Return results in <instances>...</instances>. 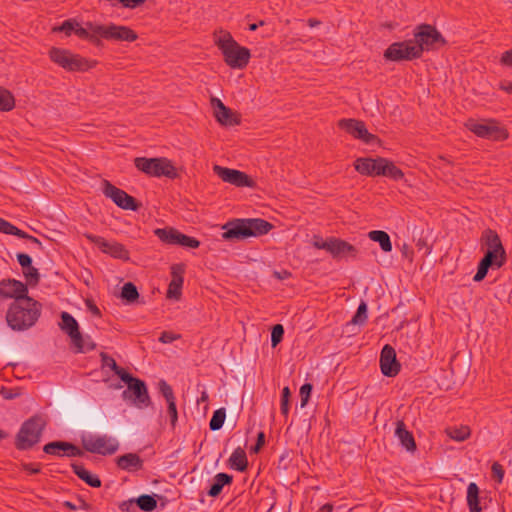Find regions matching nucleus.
Listing matches in <instances>:
<instances>
[{"instance_id": "obj_1", "label": "nucleus", "mask_w": 512, "mask_h": 512, "mask_svg": "<svg viewBox=\"0 0 512 512\" xmlns=\"http://www.w3.org/2000/svg\"><path fill=\"white\" fill-rule=\"evenodd\" d=\"M271 227V224L258 218L234 219L222 225V229L225 230L222 237L226 240L258 237L266 234Z\"/></svg>"}, {"instance_id": "obj_2", "label": "nucleus", "mask_w": 512, "mask_h": 512, "mask_svg": "<svg viewBox=\"0 0 512 512\" xmlns=\"http://www.w3.org/2000/svg\"><path fill=\"white\" fill-rule=\"evenodd\" d=\"M39 309L31 298L15 302L7 314V322L13 330H24L31 327L37 320Z\"/></svg>"}, {"instance_id": "obj_3", "label": "nucleus", "mask_w": 512, "mask_h": 512, "mask_svg": "<svg viewBox=\"0 0 512 512\" xmlns=\"http://www.w3.org/2000/svg\"><path fill=\"white\" fill-rule=\"evenodd\" d=\"M354 166L363 175H384L396 180L403 177L402 171L385 158H358Z\"/></svg>"}, {"instance_id": "obj_4", "label": "nucleus", "mask_w": 512, "mask_h": 512, "mask_svg": "<svg viewBox=\"0 0 512 512\" xmlns=\"http://www.w3.org/2000/svg\"><path fill=\"white\" fill-rule=\"evenodd\" d=\"M135 166L140 171L150 176H165L168 178L178 177V168L167 158L139 157L135 159Z\"/></svg>"}, {"instance_id": "obj_5", "label": "nucleus", "mask_w": 512, "mask_h": 512, "mask_svg": "<svg viewBox=\"0 0 512 512\" xmlns=\"http://www.w3.org/2000/svg\"><path fill=\"white\" fill-rule=\"evenodd\" d=\"M217 44L222 50L226 62L234 68H242L249 60L250 53L244 47L239 46L229 34L218 38Z\"/></svg>"}, {"instance_id": "obj_6", "label": "nucleus", "mask_w": 512, "mask_h": 512, "mask_svg": "<svg viewBox=\"0 0 512 512\" xmlns=\"http://www.w3.org/2000/svg\"><path fill=\"white\" fill-rule=\"evenodd\" d=\"M120 379L127 385V389L122 394L124 400L130 401L137 407L148 404L149 397L143 381L132 377L127 372H120Z\"/></svg>"}, {"instance_id": "obj_7", "label": "nucleus", "mask_w": 512, "mask_h": 512, "mask_svg": "<svg viewBox=\"0 0 512 512\" xmlns=\"http://www.w3.org/2000/svg\"><path fill=\"white\" fill-rule=\"evenodd\" d=\"M49 55L52 61L69 71H84L96 63L66 49L52 48Z\"/></svg>"}, {"instance_id": "obj_8", "label": "nucleus", "mask_w": 512, "mask_h": 512, "mask_svg": "<svg viewBox=\"0 0 512 512\" xmlns=\"http://www.w3.org/2000/svg\"><path fill=\"white\" fill-rule=\"evenodd\" d=\"M60 326L69 335L78 352H86L94 348L95 345L90 337L79 332L77 321L69 313L63 312L61 314Z\"/></svg>"}, {"instance_id": "obj_9", "label": "nucleus", "mask_w": 512, "mask_h": 512, "mask_svg": "<svg viewBox=\"0 0 512 512\" xmlns=\"http://www.w3.org/2000/svg\"><path fill=\"white\" fill-rule=\"evenodd\" d=\"M85 450L100 455H111L119 449L117 438L109 435L90 434L82 437Z\"/></svg>"}, {"instance_id": "obj_10", "label": "nucleus", "mask_w": 512, "mask_h": 512, "mask_svg": "<svg viewBox=\"0 0 512 512\" xmlns=\"http://www.w3.org/2000/svg\"><path fill=\"white\" fill-rule=\"evenodd\" d=\"M44 422L39 418L27 420L18 432L16 445L19 449H28L40 440Z\"/></svg>"}, {"instance_id": "obj_11", "label": "nucleus", "mask_w": 512, "mask_h": 512, "mask_svg": "<svg viewBox=\"0 0 512 512\" xmlns=\"http://www.w3.org/2000/svg\"><path fill=\"white\" fill-rule=\"evenodd\" d=\"M467 128L479 137L493 140H501L507 137V133L504 128L493 120H469Z\"/></svg>"}, {"instance_id": "obj_12", "label": "nucleus", "mask_w": 512, "mask_h": 512, "mask_svg": "<svg viewBox=\"0 0 512 512\" xmlns=\"http://www.w3.org/2000/svg\"><path fill=\"white\" fill-rule=\"evenodd\" d=\"M88 27L94 32H99L101 37L108 39L121 41H134L137 39V34L125 26H117L114 24L105 26L89 22Z\"/></svg>"}, {"instance_id": "obj_13", "label": "nucleus", "mask_w": 512, "mask_h": 512, "mask_svg": "<svg viewBox=\"0 0 512 512\" xmlns=\"http://www.w3.org/2000/svg\"><path fill=\"white\" fill-rule=\"evenodd\" d=\"M384 56L392 61L412 60L419 57V48L411 39L396 42L386 50Z\"/></svg>"}, {"instance_id": "obj_14", "label": "nucleus", "mask_w": 512, "mask_h": 512, "mask_svg": "<svg viewBox=\"0 0 512 512\" xmlns=\"http://www.w3.org/2000/svg\"><path fill=\"white\" fill-rule=\"evenodd\" d=\"M415 45L419 48V57L424 50H430L433 48L434 43L443 41L441 34L430 25H420L415 33L414 39Z\"/></svg>"}, {"instance_id": "obj_15", "label": "nucleus", "mask_w": 512, "mask_h": 512, "mask_svg": "<svg viewBox=\"0 0 512 512\" xmlns=\"http://www.w3.org/2000/svg\"><path fill=\"white\" fill-rule=\"evenodd\" d=\"M312 244L316 248L325 249L334 257H344L353 251V247L351 245L336 238L324 240L320 236L316 235L312 239Z\"/></svg>"}, {"instance_id": "obj_16", "label": "nucleus", "mask_w": 512, "mask_h": 512, "mask_svg": "<svg viewBox=\"0 0 512 512\" xmlns=\"http://www.w3.org/2000/svg\"><path fill=\"white\" fill-rule=\"evenodd\" d=\"M213 170L225 182L236 186H253L252 180L241 171L224 168L219 165H214Z\"/></svg>"}, {"instance_id": "obj_17", "label": "nucleus", "mask_w": 512, "mask_h": 512, "mask_svg": "<svg viewBox=\"0 0 512 512\" xmlns=\"http://www.w3.org/2000/svg\"><path fill=\"white\" fill-rule=\"evenodd\" d=\"M157 236L171 244H180L186 247L196 248L199 246V242L196 239L190 238L186 235L181 234L175 229L169 228V229H157L156 230Z\"/></svg>"}, {"instance_id": "obj_18", "label": "nucleus", "mask_w": 512, "mask_h": 512, "mask_svg": "<svg viewBox=\"0 0 512 512\" xmlns=\"http://www.w3.org/2000/svg\"><path fill=\"white\" fill-rule=\"evenodd\" d=\"M104 194L111 198L113 202L123 209L135 210L136 205L134 199L124 191L114 187L108 182H104L103 186Z\"/></svg>"}, {"instance_id": "obj_19", "label": "nucleus", "mask_w": 512, "mask_h": 512, "mask_svg": "<svg viewBox=\"0 0 512 512\" xmlns=\"http://www.w3.org/2000/svg\"><path fill=\"white\" fill-rule=\"evenodd\" d=\"M88 239L93 242L102 252L119 259H127V251L124 247L113 241L95 235H88Z\"/></svg>"}, {"instance_id": "obj_20", "label": "nucleus", "mask_w": 512, "mask_h": 512, "mask_svg": "<svg viewBox=\"0 0 512 512\" xmlns=\"http://www.w3.org/2000/svg\"><path fill=\"white\" fill-rule=\"evenodd\" d=\"M340 126L351 133L356 138H359L367 144L379 143V140L371 133L368 132L362 122L355 120H342Z\"/></svg>"}, {"instance_id": "obj_21", "label": "nucleus", "mask_w": 512, "mask_h": 512, "mask_svg": "<svg viewBox=\"0 0 512 512\" xmlns=\"http://www.w3.org/2000/svg\"><path fill=\"white\" fill-rule=\"evenodd\" d=\"M381 370L386 376H394L399 371V364L396 360V354L389 345L384 346L380 358Z\"/></svg>"}, {"instance_id": "obj_22", "label": "nucleus", "mask_w": 512, "mask_h": 512, "mask_svg": "<svg viewBox=\"0 0 512 512\" xmlns=\"http://www.w3.org/2000/svg\"><path fill=\"white\" fill-rule=\"evenodd\" d=\"M2 286V297L4 298H15L16 302H20L25 298L27 289L25 285L16 280H4L1 281Z\"/></svg>"}, {"instance_id": "obj_23", "label": "nucleus", "mask_w": 512, "mask_h": 512, "mask_svg": "<svg viewBox=\"0 0 512 512\" xmlns=\"http://www.w3.org/2000/svg\"><path fill=\"white\" fill-rule=\"evenodd\" d=\"M214 116L217 121L225 126L235 125L238 123L236 115L217 98L211 99Z\"/></svg>"}, {"instance_id": "obj_24", "label": "nucleus", "mask_w": 512, "mask_h": 512, "mask_svg": "<svg viewBox=\"0 0 512 512\" xmlns=\"http://www.w3.org/2000/svg\"><path fill=\"white\" fill-rule=\"evenodd\" d=\"M117 466L127 472H136L143 466L142 459L135 453H127L116 459Z\"/></svg>"}, {"instance_id": "obj_25", "label": "nucleus", "mask_w": 512, "mask_h": 512, "mask_svg": "<svg viewBox=\"0 0 512 512\" xmlns=\"http://www.w3.org/2000/svg\"><path fill=\"white\" fill-rule=\"evenodd\" d=\"M395 436L400 444L406 448L407 451H413L415 449V441L412 434L406 429L403 422H397L395 429Z\"/></svg>"}, {"instance_id": "obj_26", "label": "nucleus", "mask_w": 512, "mask_h": 512, "mask_svg": "<svg viewBox=\"0 0 512 512\" xmlns=\"http://www.w3.org/2000/svg\"><path fill=\"white\" fill-rule=\"evenodd\" d=\"M60 450L65 452L69 456L82 455V451L80 449L76 448L75 446H73L71 444L64 443V442H52V443L45 445V447H44V451L46 453H50V454H56Z\"/></svg>"}, {"instance_id": "obj_27", "label": "nucleus", "mask_w": 512, "mask_h": 512, "mask_svg": "<svg viewBox=\"0 0 512 512\" xmlns=\"http://www.w3.org/2000/svg\"><path fill=\"white\" fill-rule=\"evenodd\" d=\"M231 481V476L225 473H219L214 477L213 483L208 491V494L212 497L218 496L225 484Z\"/></svg>"}, {"instance_id": "obj_28", "label": "nucleus", "mask_w": 512, "mask_h": 512, "mask_svg": "<svg viewBox=\"0 0 512 512\" xmlns=\"http://www.w3.org/2000/svg\"><path fill=\"white\" fill-rule=\"evenodd\" d=\"M369 238L372 241L378 242L381 249L385 252L392 250V244L389 235L384 231H371L369 232Z\"/></svg>"}, {"instance_id": "obj_29", "label": "nucleus", "mask_w": 512, "mask_h": 512, "mask_svg": "<svg viewBox=\"0 0 512 512\" xmlns=\"http://www.w3.org/2000/svg\"><path fill=\"white\" fill-rule=\"evenodd\" d=\"M88 23H86V27L82 26L80 24L79 21L76 22V26H75V34H77L78 36L82 37V38H85V39H89L91 40L92 42L96 43V44H99L100 43V37L101 35L99 34V32H94L92 31L89 27H88Z\"/></svg>"}, {"instance_id": "obj_30", "label": "nucleus", "mask_w": 512, "mask_h": 512, "mask_svg": "<svg viewBox=\"0 0 512 512\" xmlns=\"http://www.w3.org/2000/svg\"><path fill=\"white\" fill-rule=\"evenodd\" d=\"M229 462L233 468L239 471L245 470L247 466V459L244 450L237 448L230 456Z\"/></svg>"}, {"instance_id": "obj_31", "label": "nucleus", "mask_w": 512, "mask_h": 512, "mask_svg": "<svg viewBox=\"0 0 512 512\" xmlns=\"http://www.w3.org/2000/svg\"><path fill=\"white\" fill-rule=\"evenodd\" d=\"M367 317V304L365 302H361L351 322L347 324V329H353L355 326L363 325L366 322Z\"/></svg>"}, {"instance_id": "obj_32", "label": "nucleus", "mask_w": 512, "mask_h": 512, "mask_svg": "<svg viewBox=\"0 0 512 512\" xmlns=\"http://www.w3.org/2000/svg\"><path fill=\"white\" fill-rule=\"evenodd\" d=\"M408 231L410 232L413 241L416 242L420 249L426 248L427 251H429L428 240L424 230L419 229L416 226H408Z\"/></svg>"}, {"instance_id": "obj_33", "label": "nucleus", "mask_w": 512, "mask_h": 512, "mask_svg": "<svg viewBox=\"0 0 512 512\" xmlns=\"http://www.w3.org/2000/svg\"><path fill=\"white\" fill-rule=\"evenodd\" d=\"M446 433L451 439L461 442L470 436V429L467 426L449 427L446 429Z\"/></svg>"}, {"instance_id": "obj_34", "label": "nucleus", "mask_w": 512, "mask_h": 512, "mask_svg": "<svg viewBox=\"0 0 512 512\" xmlns=\"http://www.w3.org/2000/svg\"><path fill=\"white\" fill-rule=\"evenodd\" d=\"M183 285V277H173L167 291L169 299L178 300L181 295V288Z\"/></svg>"}, {"instance_id": "obj_35", "label": "nucleus", "mask_w": 512, "mask_h": 512, "mask_svg": "<svg viewBox=\"0 0 512 512\" xmlns=\"http://www.w3.org/2000/svg\"><path fill=\"white\" fill-rule=\"evenodd\" d=\"M504 259V250H487L485 257L482 260H487L493 267H500Z\"/></svg>"}, {"instance_id": "obj_36", "label": "nucleus", "mask_w": 512, "mask_h": 512, "mask_svg": "<svg viewBox=\"0 0 512 512\" xmlns=\"http://www.w3.org/2000/svg\"><path fill=\"white\" fill-rule=\"evenodd\" d=\"M75 469V473L82 479L84 480L86 483H88L89 485L93 486V487H98L100 486V480L92 475L89 471H87L85 468L83 467H80V466H75L74 467Z\"/></svg>"}, {"instance_id": "obj_37", "label": "nucleus", "mask_w": 512, "mask_h": 512, "mask_svg": "<svg viewBox=\"0 0 512 512\" xmlns=\"http://www.w3.org/2000/svg\"><path fill=\"white\" fill-rule=\"evenodd\" d=\"M14 106V98L12 96V94L0 87V110L1 111H9L13 108Z\"/></svg>"}, {"instance_id": "obj_38", "label": "nucleus", "mask_w": 512, "mask_h": 512, "mask_svg": "<svg viewBox=\"0 0 512 512\" xmlns=\"http://www.w3.org/2000/svg\"><path fill=\"white\" fill-rule=\"evenodd\" d=\"M484 243L487 250H503L502 244L498 236L492 231H487L484 235Z\"/></svg>"}, {"instance_id": "obj_39", "label": "nucleus", "mask_w": 512, "mask_h": 512, "mask_svg": "<svg viewBox=\"0 0 512 512\" xmlns=\"http://www.w3.org/2000/svg\"><path fill=\"white\" fill-rule=\"evenodd\" d=\"M225 418L226 411L224 408L216 410L209 423L210 429L213 431L219 430L223 426Z\"/></svg>"}, {"instance_id": "obj_40", "label": "nucleus", "mask_w": 512, "mask_h": 512, "mask_svg": "<svg viewBox=\"0 0 512 512\" xmlns=\"http://www.w3.org/2000/svg\"><path fill=\"white\" fill-rule=\"evenodd\" d=\"M0 232L10 235H16L20 238H28L27 234L13 226L11 223L0 218Z\"/></svg>"}, {"instance_id": "obj_41", "label": "nucleus", "mask_w": 512, "mask_h": 512, "mask_svg": "<svg viewBox=\"0 0 512 512\" xmlns=\"http://www.w3.org/2000/svg\"><path fill=\"white\" fill-rule=\"evenodd\" d=\"M137 505L144 511H151L156 507V500L150 495H142L136 500Z\"/></svg>"}, {"instance_id": "obj_42", "label": "nucleus", "mask_w": 512, "mask_h": 512, "mask_svg": "<svg viewBox=\"0 0 512 512\" xmlns=\"http://www.w3.org/2000/svg\"><path fill=\"white\" fill-rule=\"evenodd\" d=\"M479 489L477 485L471 482L467 488V504L468 506L479 505L478 498Z\"/></svg>"}, {"instance_id": "obj_43", "label": "nucleus", "mask_w": 512, "mask_h": 512, "mask_svg": "<svg viewBox=\"0 0 512 512\" xmlns=\"http://www.w3.org/2000/svg\"><path fill=\"white\" fill-rule=\"evenodd\" d=\"M121 297L129 302L134 301L138 297L136 287L132 283H126L122 287Z\"/></svg>"}, {"instance_id": "obj_44", "label": "nucleus", "mask_w": 512, "mask_h": 512, "mask_svg": "<svg viewBox=\"0 0 512 512\" xmlns=\"http://www.w3.org/2000/svg\"><path fill=\"white\" fill-rule=\"evenodd\" d=\"M76 19H69L62 23V25L58 27H54L53 31H63L67 35L71 34L72 32H75V26H76Z\"/></svg>"}, {"instance_id": "obj_45", "label": "nucleus", "mask_w": 512, "mask_h": 512, "mask_svg": "<svg viewBox=\"0 0 512 512\" xmlns=\"http://www.w3.org/2000/svg\"><path fill=\"white\" fill-rule=\"evenodd\" d=\"M24 274L30 285H35L39 279V273L32 265L24 268Z\"/></svg>"}, {"instance_id": "obj_46", "label": "nucleus", "mask_w": 512, "mask_h": 512, "mask_svg": "<svg viewBox=\"0 0 512 512\" xmlns=\"http://www.w3.org/2000/svg\"><path fill=\"white\" fill-rule=\"evenodd\" d=\"M283 334L284 328L282 325L278 324L273 327L271 334L272 346L275 347L282 340Z\"/></svg>"}, {"instance_id": "obj_47", "label": "nucleus", "mask_w": 512, "mask_h": 512, "mask_svg": "<svg viewBox=\"0 0 512 512\" xmlns=\"http://www.w3.org/2000/svg\"><path fill=\"white\" fill-rule=\"evenodd\" d=\"M159 390H160L161 394L163 395V397L165 398L167 403H169L170 401H175L172 389L166 382L161 381L159 383Z\"/></svg>"}, {"instance_id": "obj_48", "label": "nucleus", "mask_w": 512, "mask_h": 512, "mask_svg": "<svg viewBox=\"0 0 512 512\" xmlns=\"http://www.w3.org/2000/svg\"><path fill=\"white\" fill-rule=\"evenodd\" d=\"M489 267H492L487 260H481L478 271L474 276L475 281H481L487 274Z\"/></svg>"}, {"instance_id": "obj_49", "label": "nucleus", "mask_w": 512, "mask_h": 512, "mask_svg": "<svg viewBox=\"0 0 512 512\" xmlns=\"http://www.w3.org/2000/svg\"><path fill=\"white\" fill-rule=\"evenodd\" d=\"M290 390L288 387L283 388L282 397H281V411L283 414H287L289 411V399H290Z\"/></svg>"}, {"instance_id": "obj_50", "label": "nucleus", "mask_w": 512, "mask_h": 512, "mask_svg": "<svg viewBox=\"0 0 512 512\" xmlns=\"http://www.w3.org/2000/svg\"><path fill=\"white\" fill-rule=\"evenodd\" d=\"M102 361H103V365L105 367L112 369L119 377H120V372H126L125 370L119 368L117 366L116 362L109 356L103 355Z\"/></svg>"}, {"instance_id": "obj_51", "label": "nucleus", "mask_w": 512, "mask_h": 512, "mask_svg": "<svg viewBox=\"0 0 512 512\" xmlns=\"http://www.w3.org/2000/svg\"><path fill=\"white\" fill-rule=\"evenodd\" d=\"M311 390H312V386L310 384H304L300 388L301 407L302 408L306 406L308 399L310 397Z\"/></svg>"}, {"instance_id": "obj_52", "label": "nucleus", "mask_w": 512, "mask_h": 512, "mask_svg": "<svg viewBox=\"0 0 512 512\" xmlns=\"http://www.w3.org/2000/svg\"><path fill=\"white\" fill-rule=\"evenodd\" d=\"M167 405H168V414L170 417V422H171L172 426H175L177 419H178L175 401H170L169 403H167Z\"/></svg>"}, {"instance_id": "obj_53", "label": "nucleus", "mask_w": 512, "mask_h": 512, "mask_svg": "<svg viewBox=\"0 0 512 512\" xmlns=\"http://www.w3.org/2000/svg\"><path fill=\"white\" fill-rule=\"evenodd\" d=\"M492 475L493 478L497 480V482H501L504 477V470L498 463H494L492 465Z\"/></svg>"}, {"instance_id": "obj_54", "label": "nucleus", "mask_w": 512, "mask_h": 512, "mask_svg": "<svg viewBox=\"0 0 512 512\" xmlns=\"http://www.w3.org/2000/svg\"><path fill=\"white\" fill-rule=\"evenodd\" d=\"M17 259L19 264L23 267V269L31 266L32 259L29 255L21 253L17 255Z\"/></svg>"}, {"instance_id": "obj_55", "label": "nucleus", "mask_w": 512, "mask_h": 512, "mask_svg": "<svg viewBox=\"0 0 512 512\" xmlns=\"http://www.w3.org/2000/svg\"><path fill=\"white\" fill-rule=\"evenodd\" d=\"M179 337H180L179 334L164 332V333H162V335L160 337V341L162 343H170V342L178 339Z\"/></svg>"}, {"instance_id": "obj_56", "label": "nucleus", "mask_w": 512, "mask_h": 512, "mask_svg": "<svg viewBox=\"0 0 512 512\" xmlns=\"http://www.w3.org/2000/svg\"><path fill=\"white\" fill-rule=\"evenodd\" d=\"M501 62L504 65L512 67V49L506 51L501 58Z\"/></svg>"}, {"instance_id": "obj_57", "label": "nucleus", "mask_w": 512, "mask_h": 512, "mask_svg": "<svg viewBox=\"0 0 512 512\" xmlns=\"http://www.w3.org/2000/svg\"><path fill=\"white\" fill-rule=\"evenodd\" d=\"M124 7L127 8H134L141 3H143L145 0H119Z\"/></svg>"}, {"instance_id": "obj_58", "label": "nucleus", "mask_w": 512, "mask_h": 512, "mask_svg": "<svg viewBox=\"0 0 512 512\" xmlns=\"http://www.w3.org/2000/svg\"><path fill=\"white\" fill-rule=\"evenodd\" d=\"M183 268L180 265H174L171 268V274L173 277H182Z\"/></svg>"}, {"instance_id": "obj_59", "label": "nucleus", "mask_w": 512, "mask_h": 512, "mask_svg": "<svg viewBox=\"0 0 512 512\" xmlns=\"http://www.w3.org/2000/svg\"><path fill=\"white\" fill-rule=\"evenodd\" d=\"M263 444H264V434L259 433L257 444L252 448V451L257 453Z\"/></svg>"}, {"instance_id": "obj_60", "label": "nucleus", "mask_w": 512, "mask_h": 512, "mask_svg": "<svg viewBox=\"0 0 512 512\" xmlns=\"http://www.w3.org/2000/svg\"><path fill=\"white\" fill-rule=\"evenodd\" d=\"M23 468L30 473H38L40 471L39 465L23 464Z\"/></svg>"}, {"instance_id": "obj_61", "label": "nucleus", "mask_w": 512, "mask_h": 512, "mask_svg": "<svg viewBox=\"0 0 512 512\" xmlns=\"http://www.w3.org/2000/svg\"><path fill=\"white\" fill-rule=\"evenodd\" d=\"M1 394L5 399H13L18 396L17 392L7 389L2 390Z\"/></svg>"}, {"instance_id": "obj_62", "label": "nucleus", "mask_w": 512, "mask_h": 512, "mask_svg": "<svg viewBox=\"0 0 512 512\" xmlns=\"http://www.w3.org/2000/svg\"><path fill=\"white\" fill-rule=\"evenodd\" d=\"M501 89L508 92V93H512V81H504L501 83Z\"/></svg>"}, {"instance_id": "obj_63", "label": "nucleus", "mask_w": 512, "mask_h": 512, "mask_svg": "<svg viewBox=\"0 0 512 512\" xmlns=\"http://www.w3.org/2000/svg\"><path fill=\"white\" fill-rule=\"evenodd\" d=\"M468 507H469L470 512H481V508L479 505L468 506Z\"/></svg>"}, {"instance_id": "obj_64", "label": "nucleus", "mask_w": 512, "mask_h": 512, "mask_svg": "<svg viewBox=\"0 0 512 512\" xmlns=\"http://www.w3.org/2000/svg\"><path fill=\"white\" fill-rule=\"evenodd\" d=\"M319 24H320V22H319V21H317V20H312V19H311V20H309V25H310L311 27H315V26H317V25H319Z\"/></svg>"}]
</instances>
